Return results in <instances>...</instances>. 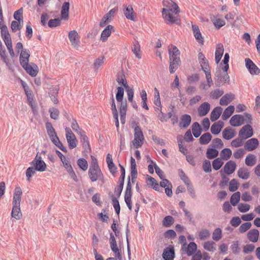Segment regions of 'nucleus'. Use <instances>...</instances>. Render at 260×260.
Wrapping results in <instances>:
<instances>
[{
  "label": "nucleus",
  "instance_id": "nucleus-1",
  "mask_svg": "<svg viewBox=\"0 0 260 260\" xmlns=\"http://www.w3.org/2000/svg\"><path fill=\"white\" fill-rule=\"evenodd\" d=\"M162 5L164 8L162 10V14L164 18L167 21V23H173L176 22V19L171 13V12L175 14L179 13L178 6L172 0H164Z\"/></svg>",
  "mask_w": 260,
  "mask_h": 260
},
{
  "label": "nucleus",
  "instance_id": "nucleus-2",
  "mask_svg": "<svg viewBox=\"0 0 260 260\" xmlns=\"http://www.w3.org/2000/svg\"><path fill=\"white\" fill-rule=\"evenodd\" d=\"M22 193V192L21 189L19 186L17 187L15 189L12 203L13 208L11 212V216L12 217L15 218L16 219H19L22 216L20 207Z\"/></svg>",
  "mask_w": 260,
  "mask_h": 260
},
{
  "label": "nucleus",
  "instance_id": "nucleus-3",
  "mask_svg": "<svg viewBox=\"0 0 260 260\" xmlns=\"http://www.w3.org/2000/svg\"><path fill=\"white\" fill-rule=\"evenodd\" d=\"M214 79L216 87H220L224 83H230V76L228 71H223L222 69H216Z\"/></svg>",
  "mask_w": 260,
  "mask_h": 260
},
{
  "label": "nucleus",
  "instance_id": "nucleus-4",
  "mask_svg": "<svg viewBox=\"0 0 260 260\" xmlns=\"http://www.w3.org/2000/svg\"><path fill=\"white\" fill-rule=\"evenodd\" d=\"M144 140V136L139 126H136L135 128L134 140L133 141L134 146L138 148L142 145Z\"/></svg>",
  "mask_w": 260,
  "mask_h": 260
},
{
  "label": "nucleus",
  "instance_id": "nucleus-5",
  "mask_svg": "<svg viewBox=\"0 0 260 260\" xmlns=\"http://www.w3.org/2000/svg\"><path fill=\"white\" fill-rule=\"evenodd\" d=\"M37 171L44 172L46 170L47 166L46 163L42 159V157L38 153L34 159L30 162Z\"/></svg>",
  "mask_w": 260,
  "mask_h": 260
},
{
  "label": "nucleus",
  "instance_id": "nucleus-6",
  "mask_svg": "<svg viewBox=\"0 0 260 260\" xmlns=\"http://www.w3.org/2000/svg\"><path fill=\"white\" fill-rule=\"evenodd\" d=\"M88 175L92 182H95L98 180H100L104 182L103 175L100 168H89Z\"/></svg>",
  "mask_w": 260,
  "mask_h": 260
},
{
  "label": "nucleus",
  "instance_id": "nucleus-7",
  "mask_svg": "<svg viewBox=\"0 0 260 260\" xmlns=\"http://www.w3.org/2000/svg\"><path fill=\"white\" fill-rule=\"evenodd\" d=\"M252 135L253 129L249 124L243 126L239 132V136L245 140L252 137Z\"/></svg>",
  "mask_w": 260,
  "mask_h": 260
},
{
  "label": "nucleus",
  "instance_id": "nucleus-8",
  "mask_svg": "<svg viewBox=\"0 0 260 260\" xmlns=\"http://www.w3.org/2000/svg\"><path fill=\"white\" fill-rule=\"evenodd\" d=\"M245 66L248 71L251 75H258L260 73V70L249 58L245 59Z\"/></svg>",
  "mask_w": 260,
  "mask_h": 260
},
{
  "label": "nucleus",
  "instance_id": "nucleus-9",
  "mask_svg": "<svg viewBox=\"0 0 260 260\" xmlns=\"http://www.w3.org/2000/svg\"><path fill=\"white\" fill-rule=\"evenodd\" d=\"M244 123V117L242 115H235L230 120V124L233 126H239Z\"/></svg>",
  "mask_w": 260,
  "mask_h": 260
},
{
  "label": "nucleus",
  "instance_id": "nucleus-10",
  "mask_svg": "<svg viewBox=\"0 0 260 260\" xmlns=\"http://www.w3.org/2000/svg\"><path fill=\"white\" fill-rule=\"evenodd\" d=\"M80 139L84 150L86 152L91 151V148L88 137L84 131H80Z\"/></svg>",
  "mask_w": 260,
  "mask_h": 260
},
{
  "label": "nucleus",
  "instance_id": "nucleus-11",
  "mask_svg": "<svg viewBox=\"0 0 260 260\" xmlns=\"http://www.w3.org/2000/svg\"><path fill=\"white\" fill-rule=\"evenodd\" d=\"M69 39L75 48H77L79 43V36L77 31L75 30H71L69 33Z\"/></svg>",
  "mask_w": 260,
  "mask_h": 260
},
{
  "label": "nucleus",
  "instance_id": "nucleus-12",
  "mask_svg": "<svg viewBox=\"0 0 260 260\" xmlns=\"http://www.w3.org/2000/svg\"><path fill=\"white\" fill-rule=\"evenodd\" d=\"M191 121V116L187 114L182 115L180 117L179 126L181 128H186L190 125Z\"/></svg>",
  "mask_w": 260,
  "mask_h": 260
},
{
  "label": "nucleus",
  "instance_id": "nucleus-13",
  "mask_svg": "<svg viewBox=\"0 0 260 260\" xmlns=\"http://www.w3.org/2000/svg\"><path fill=\"white\" fill-rule=\"evenodd\" d=\"M170 66L169 71L170 73L172 74L178 68L181 63L180 58L169 57Z\"/></svg>",
  "mask_w": 260,
  "mask_h": 260
},
{
  "label": "nucleus",
  "instance_id": "nucleus-14",
  "mask_svg": "<svg viewBox=\"0 0 260 260\" xmlns=\"http://www.w3.org/2000/svg\"><path fill=\"white\" fill-rule=\"evenodd\" d=\"M258 141L256 138H251L247 141L244 147L246 150L251 151L254 150L258 145Z\"/></svg>",
  "mask_w": 260,
  "mask_h": 260
},
{
  "label": "nucleus",
  "instance_id": "nucleus-15",
  "mask_svg": "<svg viewBox=\"0 0 260 260\" xmlns=\"http://www.w3.org/2000/svg\"><path fill=\"white\" fill-rule=\"evenodd\" d=\"M21 65L30 76L31 77H35L37 76L38 73V67L36 64H34V67H32L28 64V62H27L26 65L24 64Z\"/></svg>",
  "mask_w": 260,
  "mask_h": 260
},
{
  "label": "nucleus",
  "instance_id": "nucleus-16",
  "mask_svg": "<svg viewBox=\"0 0 260 260\" xmlns=\"http://www.w3.org/2000/svg\"><path fill=\"white\" fill-rule=\"evenodd\" d=\"M236 163L232 160L228 161L223 167V170L227 175H230L234 172L236 168Z\"/></svg>",
  "mask_w": 260,
  "mask_h": 260
},
{
  "label": "nucleus",
  "instance_id": "nucleus-17",
  "mask_svg": "<svg viewBox=\"0 0 260 260\" xmlns=\"http://www.w3.org/2000/svg\"><path fill=\"white\" fill-rule=\"evenodd\" d=\"M210 109V105L207 102L201 104L198 108V113L200 116L206 115Z\"/></svg>",
  "mask_w": 260,
  "mask_h": 260
},
{
  "label": "nucleus",
  "instance_id": "nucleus-18",
  "mask_svg": "<svg viewBox=\"0 0 260 260\" xmlns=\"http://www.w3.org/2000/svg\"><path fill=\"white\" fill-rule=\"evenodd\" d=\"M162 256L165 260H173L175 257V252L173 247H168L165 249Z\"/></svg>",
  "mask_w": 260,
  "mask_h": 260
},
{
  "label": "nucleus",
  "instance_id": "nucleus-19",
  "mask_svg": "<svg viewBox=\"0 0 260 260\" xmlns=\"http://www.w3.org/2000/svg\"><path fill=\"white\" fill-rule=\"evenodd\" d=\"M223 138L227 140H229L236 136L235 130L230 127L225 128L222 132Z\"/></svg>",
  "mask_w": 260,
  "mask_h": 260
},
{
  "label": "nucleus",
  "instance_id": "nucleus-20",
  "mask_svg": "<svg viewBox=\"0 0 260 260\" xmlns=\"http://www.w3.org/2000/svg\"><path fill=\"white\" fill-rule=\"evenodd\" d=\"M235 95L232 93L224 95L220 100V104L222 106L228 105L234 99Z\"/></svg>",
  "mask_w": 260,
  "mask_h": 260
},
{
  "label": "nucleus",
  "instance_id": "nucleus-21",
  "mask_svg": "<svg viewBox=\"0 0 260 260\" xmlns=\"http://www.w3.org/2000/svg\"><path fill=\"white\" fill-rule=\"evenodd\" d=\"M69 8L70 4L69 2H64L63 4L61 10V19L63 20H68L69 19Z\"/></svg>",
  "mask_w": 260,
  "mask_h": 260
},
{
  "label": "nucleus",
  "instance_id": "nucleus-22",
  "mask_svg": "<svg viewBox=\"0 0 260 260\" xmlns=\"http://www.w3.org/2000/svg\"><path fill=\"white\" fill-rule=\"evenodd\" d=\"M259 231L257 229L250 230L247 233L248 240L252 242H256L258 240Z\"/></svg>",
  "mask_w": 260,
  "mask_h": 260
},
{
  "label": "nucleus",
  "instance_id": "nucleus-23",
  "mask_svg": "<svg viewBox=\"0 0 260 260\" xmlns=\"http://www.w3.org/2000/svg\"><path fill=\"white\" fill-rule=\"evenodd\" d=\"M222 111V108L221 107H216L211 112L210 114V119L213 122L217 120L220 117Z\"/></svg>",
  "mask_w": 260,
  "mask_h": 260
},
{
  "label": "nucleus",
  "instance_id": "nucleus-24",
  "mask_svg": "<svg viewBox=\"0 0 260 260\" xmlns=\"http://www.w3.org/2000/svg\"><path fill=\"white\" fill-rule=\"evenodd\" d=\"M223 46L221 44H218L216 45V51L215 53V61L217 63H218L220 61L223 53Z\"/></svg>",
  "mask_w": 260,
  "mask_h": 260
},
{
  "label": "nucleus",
  "instance_id": "nucleus-25",
  "mask_svg": "<svg viewBox=\"0 0 260 260\" xmlns=\"http://www.w3.org/2000/svg\"><path fill=\"white\" fill-rule=\"evenodd\" d=\"M192 28L194 34V36L196 40L198 41L199 43L203 44L204 42V40L202 36V34L200 32L198 26L196 25H192Z\"/></svg>",
  "mask_w": 260,
  "mask_h": 260
},
{
  "label": "nucleus",
  "instance_id": "nucleus-26",
  "mask_svg": "<svg viewBox=\"0 0 260 260\" xmlns=\"http://www.w3.org/2000/svg\"><path fill=\"white\" fill-rule=\"evenodd\" d=\"M224 123L221 121H218L216 123H214L211 127V132L214 135L218 134L222 128L223 127Z\"/></svg>",
  "mask_w": 260,
  "mask_h": 260
},
{
  "label": "nucleus",
  "instance_id": "nucleus-27",
  "mask_svg": "<svg viewBox=\"0 0 260 260\" xmlns=\"http://www.w3.org/2000/svg\"><path fill=\"white\" fill-rule=\"evenodd\" d=\"M113 29V26L111 25H108L102 32L101 39L103 42H105L107 40L111 34V31Z\"/></svg>",
  "mask_w": 260,
  "mask_h": 260
},
{
  "label": "nucleus",
  "instance_id": "nucleus-28",
  "mask_svg": "<svg viewBox=\"0 0 260 260\" xmlns=\"http://www.w3.org/2000/svg\"><path fill=\"white\" fill-rule=\"evenodd\" d=\"M1 29V36L4 42L11 41V38L6 25L0 28Z\"/></svg>",
  "mask_w": 260,
  "mask_h": 260
},
{
  "label": "nucleus",
  "instance_id": "nucleus-29",
  "mask_svg": "<svg viewBox=\"0 0 260 260\" xmlns=\"http://www.w3.org/2000/svg\"><path fill=\"white\" fill-rule=\"evenodd\" d=\"M30 56L29 51L28 50H22L20 55V64H26L28 62L29 57Z\"/></svg>",
  "mask_w": 260,
  "mask_h": 260
},
{
  "label": "nucleus",
  "instance_id": "nucleus-30",
  "mask_svg": "<svg viewBox=\"0 0 260 260\" xmlns=\"http://www.w3.org/2000/svg\"><path fill=\"white\" fill-rule=\"evenodd\" d=\"M235 110V107L234 106L231 105L227 107L224 111L222 115V119L223 120H226L228 119L234 113Z\"/></svg>",
  "mask_w": 260,
  "mask_h": 260
},
{
  "label": "nucleus",
  "instance_id": "nucleus-31",
  "mask_svg": "<svg viewBox=\"0 0 260 260\" xmlns=\"http://www.w3.org/2000/svg\"><path fill=\"white\" fill-rule=\"evenodd\" d=\"M197 249V244L193 242H191L188 245L187 247L185 248L184 250L186 252L188 256H190L196 251Z\"/></svg>",
  "mask_w": 260,
  "mask_h": 260
},
{
  "label": "nucleus",
  "instance_id": "nucleus-32",
  "mask_svg": "<svg viewBox=\"0 0 260 260\" xmlns=\"http://www.w3.org/2000/svg\"><path fill=\"white\" fill-rule=\"evenodd\" d=\"M191 128L194 137L198 138L202 133V129L199 123L197 122H194L192 125Z\"/></svg>",
  "mask_w": 260,
  "mask_h": 260
},
{
  "label": "nucleus",
  "instance_id": "nucleus-33",
  "mask_svg": "<svg viewBox=\"0 0 260 260\" xmlns=\"http://www.w3.org/2000/svg\"><path fill=\"white\" fill-rule=\"evenodd\" d=\"M169 57L172 56L173 58H179L180 51L175 46L171 45L169 47Z\"/></svg>",
  "mask_w": 260,
  "mask_h": 260
},
{
  "label": "nucleus",
  "instance_id": "nucleus-34",
  "mask_svg": "<svg viewBox=\"0 0 260 260\" xmlns=\"http://www.w3.org/2000/svg\"><path fill=\"white\" fill-rule=\"evenodd\" d=\"M238 177L243 180L249 178L250 174L248 170L246 168H240L237 172Z\"/></svg>",
  "mask_w": 260,
  "mask_h": 260
},
{
  "label": "nucleus",
  "instance_id": "nucleus-35",
  "mask_svg": "<svg viewBox=\"0 0 260 260\" xmlns=\"http://www.w3.org/2000/svg\"><path fill=\"white\" fill-rule=\"evenodd\" d=\"M212 136L209 133H206L200 138V143L202 145H206L211 140Z\"/></svg>",
  "mask_w": 260,
  "mask_h": 260
},
{
  "label": "nucleus",
  "instance_id": "nucleus-36",
  "mask_svg": "<svg viewBox=\"0 0 260 260\" xmlns=\"http://www.w3.org/2000/svg\"><path fill=\"white\" fill-rule=\"evenodd\" d=\"M124 14L127 19L135 20L134 10L132 6H128L124 11Z\"/></svg>",
  "mask_w": 260,
  "mask_h": 260
},
{
  "label": "nucleus",
  "instance_id": "nucleus-37",
  "mask_svg": "<svg viewBox=\"0 0 260 260\" xmlns=\"http://www.w3.org/2000/svg\"><path fill=\"white\" fill-rule=\"evenodd\" d=\"M232 152L229 148H224L220 152L221 159L223 160H228L232 156Z\"/></svg>",
  "mask_w": 260,
  "mask_h": 260
},
{
  "label": "nucleus",
  "instance_id": "nucleus-38",
  "mask_svg": "<svg viewBox=\"0 0 260 260\" xmlns=\"http://www.w3.org/2000/svg\"><path fill=\"white\" fill-rule=\"evenodd\" d=\"M210 236V231L206 229H202L199 233V238L202 240H207Z\"/></svg>",
  "mask_w": 260,
  "mask_h": 260
},
{
  "label": "nucleus",
  "instance_id": "nucleus-39",
  "mask_svg": "<svg viewBox=\"0 0 260 260\" xmlns=\"http://www.w3.org/2000/svg\"><path fill=\"white\" fill-rule=\"evenodd\" d=\"M116 81L119 84L123 85L124 88H126V87H127L128 86L125 76L122 73H119L118 74Z\"/></svg>",
  "mask_w": 260,
  "mask_h": 260
},
{
  "label": "nucleus",
  "instance_id": "nucleus-40",
  "mask_svg": "<svg viewBox=\"0 0 260 260\" xmlns=\"http://www.w3.org/2000/svg\"><path fill=\"white\" fill-rule=\"evenodd\" d=\"M241 193L239 191L236 192L231 197L230 202L231 204L236 206L240 200Z\"/></svg>",
  "mask_w": 260,
  "mask_h": 260
},
{
  "label": "nucleus",
  "instance_id": "nucleus-41",
  "mask_svg": "<svg viewBox=\"0 0 260 260\" xmlns=\"http://www.w3.org/2000/svg\"><path fill=\"white\" fill-rule=\"evenodd\" d=\"M218 155V151L214 148H208L207 150L206 155L209 159H213Z\"/></svg>",
  "mask_w": 260,
  "mask_h": 260
},
{
  "label": "nucleus",
  "instance_id": "nucleus-42",
  "mask_svg": "<svg viewBox=\"0 0 260 260\" xmlns=\"http://www.w3.org/2000/svg\"><path fill=\"white\" fill-rule=\"evenodd\" d=\"M255 156L253 154H248L245 158V164L248 166H253L255 164Z\"/></svg>",
  "mask_w": 260,
  "mask_h": 260
},
{
  "label": "nucleus",
  "instance_id": "nucleus-43",
  "mask_svg": "<svg viewBox=\"0 0 260 260\" xmlns=\"http://www.w3.org/2000/svg\"><path fill=\"white\" fill-rule=\"evenodd\" d=\"M174 222V219L171 216H166L162 220V225L167 228L171 226Z\"/></svg>",
  "mask_w": 260,
  "mask_h": 260
},
{
  "label": "nucleus",
  "instance_id": "nucleus-44",
  "mask_svg": "<svg viewBox=\"0 0 260 260\" xmlns=\"http://www.w3.org/2000/svg\"><path fill=\"white\" fill-rule=\"evenodd\" d=\"M0 56L7 66L9 64L8 58L6 54V49L3 44L0 45Z\"/></svg>",
  "mask_w": 260,
  "mask_h": 260
},
{
  "label": "nucleus",
  "instance_id": "nucleus-45",
  "mask_svg": "<svg viewBox=\"0 0 260 260\" xmlns=\"http://www.w3.org/2000/svg\"><path fill=\"white\" fill-rule=\"evenodd\" d=\"M147 176H148V181H149V184L150 185V186L154 190H155L156 191H159L160 187H159L158 183L156 181V180L154 178L149 176L148 175H147Z\"/></svg>",
  "mask_w": 260,
  "mask_h": 260
},
{
  "label": "nucleus",
  "instance_id": "nucleus-46",
  "mask_svg": "<svg viewBox=\"0 0 260 260\" xmlns=\"http://www.w3.org/2000/svg\"><path fill=\"white\" fill-rule=\"evenodd\" d=\"M67 140L70 149H73L77 146V140L75 136L68 137Z\"/></svg>",
  "mask_w": 260,
  "mask_h": 260
},
{
  "label": "nucleus",
  "instance_id": "nucleus-47",
  "mask_svg": "<svg viewBox=\"0 0 260 260\" xmlns=\"http://www.w3.org/2000/svg\"><path fill=\"white\" fill-rule=\"evenodd\" d=\"M214 244L215 243L213 241H207L204 243L203 247L205 250L208 251L214 252L216 250L215 247H214Z\"/></svg>",
  "mask_w": 260,
  "mask_h": 260
},
{
  "label": "nucleus",
  "instance_id": "nucleus-48",
  "mask_svg": "<svg viewBox=\"0 0 260 260\" xmlns=\"http://www.w3.org/2000/svg\"><path fill=\"white\" fill-rule=\"evenodd\" d=\"M222 237V231L220 228H216L213 232L212 239L214 241H218Z\"/></svg>",
  "mask_w": 260,
  "mask_h": 260
},
{
  "label": "nucleus",
  "instance_id": "nucleus-49",
  "mask_svg": "<svg viewBox=\"0 0 260 260\" xmlns=\"http://www.w3.org/2000/svg\"><path fill=\"white\" fill-rule=\"evenodd\" d=\"M14 18L19 21L23 22V8H21L14 12Z\"/></svg>",
  "mask_w": 260,
  "mask_h": 260
},
{
  "label": "nucleus",
  "instance_id": "nucleus-50",
  "mask_svg": "<svg viewBox=\"0 0 260 260\" xmlns=\"http://www.w3.org/2000/svg\"><path fill=\"white\" fill-rule=\"evenodd\" d=\"M239 187V183L237 180L235 179H233L230 182L229 184V190L231 192L235 191L238 189Z\"/></svg>",
  "mask_w": 260,
  "mask_h": 260
},
{
  "label": "nucleus",
  "instance_id": "nucleus-51",
  "mask_svg": "<svg viewBox=\"0 0 260 260\" xmlns=\"http://www.w3.org/2000/svg\"><path fill=\"white\" fill-rule=\"evenodd\" d=\"M223 162L220 158H217L214 159L212 162V166L214 170H219L223 165Z\"/></svg>",
  "mask_w": 260,
  "mask_h": 260
},
{
  "label": "nucleus",
  "instance_id": "nucleus-52",
  "mask_svg": "<svg viewBox=\"0 0 260 260\" xmlns=\"http://www.w3.org/2000/svg\"><path fill=\"white\" fill-rule=\"evenodd\" d=\"M124 95V89L119 86L117 87V92L116 94V99L117 102H122Z\"/></svg>",
  "mask_w": 260,
  "mask_h": 260
},
{
  "label": "nucleus",
  "instance_id": "nucleus-53",
  "mask_svg": "<svg viewBox=\"0 0 260 260\" xmlns=\"http://www.w3.org/2000/svg\"><path fill=\"white\" fill-rule=\"evenodd\" d=\"M224 92L222 90H220L219 89H217L211 91L210 93V96L213 99H217L220 96H221Z\"/></svg>",
  "mask_w": 260,
  "mask_h": 260
},
{
  "label": "nucleus",
  "instance_id": "nucleus-54",
  "mask_svg": "<svg viewBox=\"0 0 260 260\" xmlns=\"http://www.w3.org/2000/svg\"><path fill=\"white\" fill-rule=\"evenodd\" d=\"M77 165L83 171H86L88 168L87 162L84 158L79 159L77 161Z\"/></svg>",
  "mask_w": 260,
  "mask_h": 260
},
{
  "label": "nucleus",
  "instance_id": "nucleus-55",
  "mask_svg": "<svg viewBox=\"0 0 260 260\" xmlns=\"http://www.w3.org/2000/svg\"><path fill=\"white\" fill-rule=\"evenodd\" d=\"M212 146L215 148H221L223 147V143L219 138H215L212 142Z\"/></svg>",
  "mask_w": 260,
  "mask_h": 260
},
{
  "label": "nucleus",
  "instance_id": "nucleus-56",
  "mask_svg": "<svg viewBox=\"0 0 260 260\" xmlns=\"http://www.w3.org/2000/svg\"><path fill=\"white\" fill-rule=\"evenodd\" d=\"M112 204L115 209L116 213L118 215L119 214L120 211V205L119 203V201L113 196H112Z\"/></svg>",
  "mask_w": 260,
  "mask_h": 260
},
{
  "label": "nucleus",
  "instance_id": "nucleus-57",
  "mask_svg": "<svg viewBox=\"0 0 260 260\" xmlns=\"http://www.w3.org/2000/svg\"><path fill=\"white\" fill-rule=\"evenodd\" d=\"M212 21L216 28H220L225 24V21L218 18H214Z\"/></svg>",
  "mask_w": 260,
  "mask_h": 260
},
{
  "label": "nucleus",
  "instance_id": "nucleus-58",
  "mask_svg": "<svg viewBox=\"0 0 260 260\" xmlns=\"http://www.w3.org/2000/svg\"><path fill=\"white\" fill-rule=\"evenodd\" d=\"M132 51L136 56L139 58H141V54L140 53V47L138 43L135 44L132 48Z\"/></svg>",
  "mask_w": 260,
  "mask_h": 260
},
{
  "label": "nucleus",
  "instance_id": "nucleus-59",
  "mask_svg": "<svg viewBox=\"0 0 260 260\" xmlns=\"http://www.w3.org/2000/svg\"><path fill=\"white\" fill-rule=\"evenodd\" d=\"M60 21L61 19L59 18L50 19L48 22V25L50 27H55L60 25Z\"/></svg>",
  "mask_w": 260,
  "mask_h": 260
},
{
  "label": "nucleus",
  "instance_id": "nucleus-60",
  "mask_svg": "<svg viewBox=\"0 0 260 260\" xmlns=\"http://www.w3.org/2000/svg\"><path fill=\"white\" fill-rule=\"evenodd\" d=\"M251 226V223L249 222H247L242 224L239 228V231L241 233H244L248 230H249Z\"/></svg>",
  "mask_w": 260,
  "mask_h": 260
},
{
  "label": "nucleus",
  "instance_id": "nucleus-61",
  "mask_svg": "<svg viewBox=\"0 0 260 260\" xmlns=\"http://www.w3.org/2000/svg\"><path fill=\"white\" fill-rule=\"evenodd\" d=\"M244 140V139L239 137V138H236L232 141L231 145L234 147H240L243 145V141Z\"/></svg>",
  "mask_w": 260,
  "mask_h": 260
},
{
  "label": "nucleus",
  "instance_id": "nucleus-62",
  "mask_svg": "<svg viewBox=\"0 0 260 260\" xmlns=\"http://www.w3.org/2000/svg\"><path fill=\"white\" fill-rule=\"evenodd\" d=\"M250 207V205L247 204L240 203L238 205V209L240 212L245 213L249 210Z\"/></svg>",
  "mask_w": 260,
  "mask_h": 260
},
{
  "label": "nucleus",
  "instance_id": "nucleus-63",
  "mask_svg": "<svg viewBox=\"0 0 260 260\" xmlns=\"http://www.w3.org/2000/svg\"><path fill=\"white\" fill-rule=\"evenodd\" d=\"M21 22H19L18 21H13L11 22V29L12 31L16 32L18 30H20L22 26L20 24Z\"/></svg>",
  "mask_w": 260,
  "mask_h": 260
},
{
  "label": "nucleus",
  "instance_id": "nucleus-64",
  "mask_svg": "<svg viewBox=\"0 0 260 260\" xmlns=\"http://www.w3.org/2000/svg\"><path fill=\"white\" fill-rule=\"evenodd\" d=\"M255 246L253 244H247L243 247V252L245 254L250 253L254 250Z\"/></svg>",
  "mask_w": 260,
  "mask_h": 260
}]
</instances>
